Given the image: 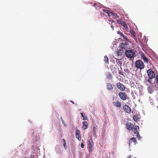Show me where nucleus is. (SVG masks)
Masks as SVG:
<instances>
[{
	"label": "nucleus",
	"instance_id": "1",
	"mask_svg": "<svg viewBox=\"0 0 158 158\" xmlns=\"http://www.w3.org/2000/svg\"><path fill=\"white\" fill-rule=\"evenodd\" d=\"M125 54L127 57L130 58H134L135 56V52L131 50L126 51Z\"/></svg>",
	"mask_w": 158,
	"mask_h": 158
},
{
	"label": "nucleus",
	"instance_id": "2",
	"mask_svg": "<svg viewBox=\"0 0 158 158\" xmlns=\"http://www.w3.org/2000/svg\"><path fill=\"white\" fill-rule=\"evenodd\" d=\"M135 65L137 69H143L145 67L144 63L140 60H138L136 61Z\"/></svg>",
	"mask_w": 158,
	"mask_h": 158
},
{
	"label": "nucleus",
	"instance_id": "3",
	"mask_svg": "<svg viewBox=\"0 0 158 158\" xmlns=\"http://www.w3.org/2000/svg\"><path fill=\"white\" fill-rule=\"evenodd\" d=\"M119 48L126 50L129 48V44L125 40H123L120 44Z\"/></svg>",
	"mask_w": 158,
	"mask_h": 158
},
{
	"label": "nucleus",
	"instance_id": "4",
	"mask_svg": "<svg viewBox=\"0 0 158 158\" xmlns=\"http://www.w3.org/2000/svg\"><path fill=\"white\" fill-rule=\"evenodd\" d=\"M147 73L149 79H152L155 77V73L152 69H148L147 71Z\"/></svg>",
	"mask_w": 158,
	"mask_h": 158
},
{
	"label": "nucleus",
	"instance_id": "5",
	"mask_svg": "<svg viewBox=\"0 0 158 158\" xmlns=\"http://www.w3.org/2000/svg\"><path fill=\"white\" fill-rule=\"evenodd\" d=\"M93 142L92 140V138L91 137L89 141L88 146L89 149V152H91L92 151V147L93 145Z\"/></svg>",
	"mask_w": 158,
	"mask_h": 158
},
{
	"label": "nucleus",
	"instance_id": "6",
	"mask_svg": "<svg viewBox=\"0 0 158 158\" xmlns=\"http://www.w3.org/2000/svg\"><path fill=\"white\" fill-rule=\"evenodd\" d=\"M123 109L124 112L127 114H130L131 112V108L127 105H125L123 106Z\"/></svg>",
	"mask_w": 158,
	"mask_h": 158
},
{
	"label": "nucleus",
	"instance_id": "7",
	"mask_svg": "<svg viewBox=\"0 0 158 158\" xmlns=\"http://www.w3.org/2000/svg\"><path fill=\"white\" fill-rule=\"evenodd\" d=\"M119 97L123 100H125L127 98V95L124 93L120 92L118 94Z\"/></svg>",
	"mask_w": 158,
	"mask_h": 158
},
{
	"label": "nucleus",
	"instance_id": "8",
	"mask_svg": "<svg viewBox=\"0 0 158 158\" xmlns=\"http://www.w3.org/2000/svg\"><path fill=\"white\" fill-rule=\"evenodd\" d=\"M117 88L122 91H124L125 90V87L124 85L121 83L119 82L117 83Z\"/></svg>",
	"mask_w": 158,
	"mask_h": 158
},
{
	"label": "nucleus",
	"instance_id": "9",
	"mask_svg": "<svg viewBox=\"0 0 158 158\" xmlns=\"http://www.w3.org/2000/svg\"><path fill=\"white\" fill-rule=\"evenodd\" d=\"M126 128L128 130H133L134 126L131 123H127L126 125Z\"/></svg>",
	"mask_w": 158,
	"mask_h": 158
},
{
	"label": "nucleus",
	"instance_id": "10",
	"mask_svg": "<svg viewBox=\"0 0 158 158\" xmlns=\"http://www.w3.org/2000/svg\"><path fill=\"white\" fill-rule=\"evenodd\" d=\"M76 136L79 140H81V135L80 134V131L78 129H77L76 131Z\"/></svg>",
	"mask_w": 158,
	"mask_h": 158
},
{
	"label": "nucleus",
	"instance_id": "11",
	"mask_svg": "<svg viewBox=\"0 0 158 158\" xmlns=\"http://www.w3.org/2000/svg\"><path fill=\"white\" fill-rule=\"evenodd\" d=\"M130 33L131 35V36L135 40H137V39L136 36V34L135 31L133 30H131L130 31Z\"/></svg>",
	"mask_w": 158,
	"mask_h": 158
},
{
	"label": "nucleus",
	"instance_id": "12",
	"mask_svg": "<svg viewBox=\"0 0 158 158\" xmlns=\"http://www.w3.org/2000/svg\"><path fill=\"white\" fill-rule=\"evenodd\" d=\"M139 127L138 126H135V127H133V130L134 134H136V133H139L138 130H139Z\"/></svg>",
	"mask_w": 158,
	"mask_h": 158
},
{
	"label": "nucleus",
	"instance_id": "13",
	"mask_svg": "<svg viewBox=\"0 0 158 158\" xmlns=\"http://www.w3.org/2000/svg\"><path fill=\"white\" fill-rule=\"evenodd\" d=\"M113 103L114 106L117 107H120L121 106L120 102L118 101L115 102H113Z\"/></svg>",
	"mask_w": 158,
	"mask_h": 158
},
{
	"label": "nucleus",
	"instance_id": "14",
	"mask_svg": "<svg viewBox=\"0 0 158 158\" xmlns=\"http://www.w3.org/2000/svg\"><path fill=\"white\" fill-rule=\"evenodd\" d=\"M83 123V127L82 128L83 130H85L88 127V123L86 121H83L82 122Z\"/></svg>",
	"mask_w": 158,
	"mask_h": 158
},
{
	"label": "nucleus",
	"instance_id": "15",
	"mask_svg": "<svg viewBox=\"0 0 158 158\" xmlns=\"http://www.w3.org/2000/svg\"><path fill=\"white\" fill-rule=\"evenodd\" d=\"M141 57L143 60L144 62L148 63V60L147 58L144 55V54H142Z\"/></svg>",
	"mask_w": 158,
	"mask_h": 158
},
{
	"label": "nucleus",
	"instance_id": "16",
	"mask_svg": "<svg viewBox=\"0 0 158 158\" xmlns=\"http://www.w3.org/2000/svg\"><path fill=\"white\" fill-rule=\"evenodd\" d=\"M119 50L117 51V54L118 56H121L124 50L121 48H119Z\"/></svg>",
	"mask_w": 158,
	"mask_h": 158
},
{
	"label": "nucleus",
	"instance_id": "17",
	"mask_svg": "<svg viewBox=\"0 0 158 158\" xmlns=\"http://www.w3.org/2000/svg\"><path fill=\"white\" fill-rule=\"evenodd\" d=\"M133 118L134 120L136 122H138L139 120V118L137 114L135 115L133 117Z\"/></svg>",
	"mask_w": 158,
	"mask_h": 158
},
{
	"label": "nucleus",
	"instance_id": "18",
	"mask_svg": "<svg viewBox=\"0 0 158 158\" xmlns=\"http://www.w3.org/2000/svg\"><path fill=\"white\" fill-rule=\"evenodd\" d=\"M132 142L134 143V144H135L136 141L135 138L132 137L130 139V140L129 141V146H130V144L131 143H132Z\"/></svg>",
	"mask_w": 158,
	"mask_h": 158
},
{
	"label": "nucleus",
	"instance_id": "19",
	"mask_svg": "<svg viewBox=\"0 0 158 158\" xmlns=\"http://www.w3.org/2000/svg\"><path fill=\"white\" fill-rule=\"evenodd\" d=\"M107 88L109 90H112L113 89L112 85L110 83H107Z\"/></svg>",
	"mask_w": 158,
	"mask_h": 158
},
{
	"label": "nucleus",
	"instance_id": "20",
	"mask_svg": "<svg viewBox=\"0 0 158 158\" xmlns=\"http://www.w3.org/2000/svg\"><path fill=\"white\" fill-rule=\"evenodd\" d=\"M108 21H109V23H110V22H111V27L112 29L113 30H114V25H115V24L114 21L113 20L112 21L110 20H109Z\"/></svg>",
	"mask_w": 158,
	"mask_h": 158
},
{
	"label": "nucleus",
	"instance_id": "21",
	"mask_svg": "<svg viewBox=\"0 0 158 158\" xmlns=\"http://www.w3.org/2000/svg\"><path fill=\"white\" fill-rule=\"evenodd\" d=\"M122 25L124 27L126 31H127L128 30V27L127 24H126L124 22L123 23H122Z\"/></svg>",
	"mask_w": 158,
	"mask_h": 158
},
{
	"label": "nucleus",
	"instance_id": "22",
	"mask_svg": "<svg viewBox=\"0 0 158 158\" xmlns=\"http://www.w3.org/2000/svg\"><path fill=\"white\" fill-rule=\"evenodd\" d=\"M148 90L149 93L152 94L153 91L154 90L151 87H148Z\"/></svg>",
	"mask_w": 158,
	"mask_h": 158
},
{
	"label": "nucleus",
	"instance_id": "23",
	"mask_svg": "<svg viewBox=\"0 0 158 158\" xmlns=\"http://www.w3.org/2000/svg\"><path fill=\"white\" fill-rule=\"evenodd\" d=\"M104 60L106 64L109 63V59L106 56H104Z\"/></svg>",
	"mask_w": 158,
	"mask_h": 158
},
{
	"label": "nucleus",
	"instance_id": "24",
	"mask_svg": "<svg viewBox=\"0 0 158 158\" xmlns=\"http://www.w3.org/2000/svg\"><path fill=\"white\" fill-rule=\"evenodd\" d=\"M96 127L95 126H94L93 127V136L95 137L96 136Z\"/></svg>",
	"mask_w": 158,
	"mask_h": 158
},
{
	"label": "nucleus",
	"instance_id": "25",
	"mask_svg": "<svg viewBox=\"0 0 158 158\" xmlns=\"http://www.w3.org/2000/svg\"><path fill=\"white\" fill-rule=\"evenodd\" d=\"M83 113H81V116L83 117V120H86L87 119V117L86 116H85V115L83 114Z\"/></svg>",
	"mask_w": 158,
	"mask_h": 158
},
{
	"label": "nucleus",
	"instance_id": "26",
	"mask_svg": "<svg viewBox=\"0 0 158 158\" xmlns=\"http://www.w3.org/2000/svg\"><path fill=\"white\" fill-rule=\"evenodd\" d=\"M103 12L108 14V15L109 16L110 15V14H111V15H113V13H112V12H109L108 10H106L103 9Z\"/></svg>",
	"mask_w": 158,
	"mask_h": 158
},
{
	"label": "nucleus",
	"instance_id": "27",
	"mask_svg": "<svg viewBox=\"0 0 158 158\" xmlns=\"http://www.w3.org/2000/svg\"><path fill=\"white\" fill-rule=\"evenodd\" d=\"M62 140L63 141V142H64V145H64V147L65 148V149H66L67 148V147L66 146V143L64 139H62Z\"/></svg>",
	"mask_w": 158,
	"mask_h": 158
},
{
	"label": "nucleus",
	"instance_id": "28",
	"mask_svg": "<svg viewBox=\"0 0 158 158\" xmlns=\"http://www.w3.org/2000/svg\"><path fill=\"white\" fill-rule=\"evenodd\" d=\"M124 22L122 21V20L121 19H119L117 21V23H118L120 24L121 25L122 24V23Z\"/></svg>",
	"mask_w": 158,
	"mask_h": 158
},
{
	"label": "nucleus",
	"instance_id": "29",
	"mask_svg": "<svg viewBox=\"0 0 158 158\" xmlns=\"http://www.w3.org/2000/svg\"><path fill=\"white\" fill-rule=\"evenodd\" d=\"M112 77V75L111 74H108L107 75V77L109 79H111Z\"/></svg>",
	"mask_w": 158,
	"mask_h": 158
},
{
	"label": "nucleus",
	"instance_id": "30",
	"mask_svg": "<svg viewBox=\"0 0 158 158\" xmlns=\"http://www.w3.org/2000/svg\"><path fill=\"white\" fill-rule=\"evenodd\" d=\"M136 134H137L136 137H137V139L139 140V139H140V135H139V133H136Z\"/></svg>",
	"mask_w": 158,
	"mask_h": 158
},
{
	"label": "nucleus",
	"instance_id": "31",
	"mask_svg": "<svg viewBox=\"0 0 158 158\" xmlns=\"http://www.w3.org/2000/svg\"><path fill=\"white\" fill-rule=\"evenodd\" d=\"M122 36L123 37V38L124 39L126 40L127 41H129L127 37L126 36H124V35H123Z\"/></svg>",
	"mask_w": 158,
	"mask_h": 158
},
{
	"label": "nucleus",
	"instance_id": "32",
	"mask_svg": "<svg viewBox=\"0 0 158 158\" xmlns=\"http://www.w3.org/2000/svg\"><path fill=\"white\" fill-rule=\"evenodd\" d=\"M117 33L121 36H122L123 35V33L120 31H118Z\"/></svg>",
	"mask_w": 158,
	"mask_h": 158
},
{
	"label": "nucleus",
	"instance_id": "33",
	"mask_svg": "<svg viewBox=\"0 0 158 158\" xmlns=\"http://www.w3.org/2000/svg\"><path fill=\"white\" fill-rule=\"evenodd\" d=\"M151 79H149H149H148V80H147V81H148V82L149 83V84H152V83L151 82V81L150 80Z\"/></svg>",
	"mask_w": 158,
	"mask_h": 158
},
{
	"label": "nucleus",
	"instance_id": "34",
	"mask_svg": "<svg viewBox=\"0 0 158 158\" xmlns=\"http://www.w3.org/2000/svg\"><path fill=\"white\" fill-rule=\"evenodd\" d=\"M119 74L122 75H123V73L122 72H121V71L119 72Z\"/></svg>",
	"mask_w": 158,
	"mask_h": 158
},
{
	"label": "nucleus",
	"instance_id": "35",
	"mask_svg": "<svg viewBox=\"0 0 158 158\" xmlns=\"http://www.w3.org/2000/svg\"><path fill=\"white\" fill-rule=\"evenodd\" d=\"M156 79L157 81V82L158 83V75H157L156 77Z\"/></svg>",
	"mask_w": 158,
	"mask_h": 158
},
{
	"label": "nucleus",
	"instance_id": "36",
	"mask_svg": "<svg viewBox=\"0 0 158 158\" xmlns=\"http://www.w3.org/2000/svg\"><path fill=\"white\" fill-rule=\"evenodd\" d=\"M81 148H83L84 147V145L82 143L81 144Z\"/></svg>",
	"mask_w": 158,
	"mask_h": 158
},
{
	"label": "nucleus",
	"instance_id": "37",
	"mask_svg": "<svg viewBox=\"0 0 158 158\" xmlns=\"http://www.w3.org/2000/svg\"><path fill=\"white\" fill-rule=\"evenodd\" d=\"M70 102H71L73 104H74V102L73 101L71 100V101H70Z\"/></svg>",
	"mask_w": 158,
	"mask_h": 158
},
{
	"label": "nucleus",
	"instance_id": "38",
	"mask_svg": "<svg viewBox=\"0 0 158 158\" xmlns=\"http://www.w3.org/2000/svg\"><path fill=\"white\" fill-rule=\"evenodd\" d=\"M131 156V155H130L128 157H127V158H130Z\"/></svg>",
	"mask_w": 158,
	"mask_h": 158
}]
</instances>
